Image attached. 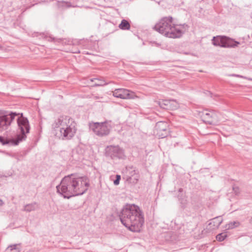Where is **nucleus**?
<instances>
[{
  "label": "nucleus",
  "mask_w": 252,
  "mask_h": 252,
  "mask_svg": "<svg viewBox=\"0 0 252 252\" xmlns=\"http://www.w3.org/2000/svg\"><path fill=\"white\" fill-rule=\"evenodd\" d=\"M106 157L112 159H123L125 157L124 150L118 145L107 146L105 149Z\"/></svg>",
  "instance_id": "obj_7"
},
{
  "label": "nucleus",
  "mask_w": 252,
  "mask_h": 252,
  "mask_svg": "<svg viewBox=\"0 0 252 252\" xmlns=\"http://www.w3.org/2000/svg\"><path fill=\"white\" fill-rule=\"evenodd\" d=\"M171 16L165 17L157 23L153 29L159 33L169 38H179L188 29L186 24L175 25L172 23Z\"/></svg>",
  "instance_id": "obj_3"
},
{
  "label": "nucleus",
  "mask_w": 252,
  "mask_h": 252,
  "mask_svg": "<svg viewBox=\"0 0 252 252\" xmlns=\"http://www.w3.org/2000/svg\"><path fill=\"white\" fill-rule=\"evenodd\" d=\"M240 225V222L238 221H234L230 222L226 224L225 228L226 229H231L238 227Z\"/></svg>",
  "instance_id": "obj_20"
},
{
  "label": "nucleus",
  "mask_w": 252,
  "mask_h": 252,
  "mask_svg": "<svg viewBox=\"0 0 252 252\" xmlns=\"http://www.w3.org/2000/svg\"><path fill=\"white\" fill-rule=\"evenodd\" d=\"M6 252H20V244H14L9 246L5 250Z\"/></svg>",
  "instance_id": "obj_18"
},
{
  "label": "nucleus",
  "mask_w": 252,
  "mask_h": 252,
  "mask_svg": "<svg viewBox=\"0 0 252 252\" xmlns=\"http://www.w3.org/2000/svg\"><path fill=\"white\" fill-rule=\"evenodd\" d=\"M231 76H236V77H240V78H243V76L240 75H237V74H232V75H231Z\"/></svg>",
  "instance_id": "obj_28"
},
{
  "label": "nucleus",
  "mask_w": 252,
  "mask_h": 252,
  "mask_svg": "<svg viewBox=\"0 0 252 252\" xmlns=\"http://www.w3.org/2000/svg\"><path fill=\"white\" fill-rule=\"evenodd\" d=\"M184 226L183 225H180L178 227L177 230H176V233L178 234H182L183 233L184 231Z\"/></svg>",
  "instance_id": "obj_24"
},
{
  "label": "nucleus",
  "mask_w": 252,
  "mask_h": 252,
  "mask_svg": "<svg viewBox=\"0 0 252 252\" xmlns=\"http://www.w3.org/2000/svg\"><path fill=\"white\" fill-rule=\"evenodd\" d=\"M3 141H4V138L2 137V139H0V142L1 143V144H3Z\"/></svg>",
  "instance_id": "obj_30"
},
{
  "label": "nucleus",
  "mask_w": 252,
  "mask_h": 252,
  "mask_svg": "<svg viewBox=\"0 0 252 252\" xmlns=\"http://www.w3.org/2000/svg\"><path fill=\"white\" fill-rule=\"evenodd\" d=\"M201 117L203 121L206 124L212 125L217 118V115L214 110L208 111L206 110L202 112Z\"/></svg>",
  "instance_id": "obj_12"
},
{
  "label": "nucleus",
  "mask_w": 252,
  "mask_h": 252,
  "mask_svg": "<svg viewBox=\"0 0 252 252\" xmlns=\"http://www.w3.org/2000/svg\"><path fill=\"white\" fill-rule=\"evenodd\" d=\"M158 106L166 110H176L179 107V103L174 99H162L157 101Z\"/></svg>",
  "instance_id": "obj_10"
},
{
  "label": "nucleus",
  "mask_w": 252,
  "mask_h": 252,
  "mask_svg": "<svg viewBox=\"0 0 252 252\" xmlns=\"http://www.w3.org/2000/svg\"><path fill=\"white\" fill-rule=\"evenodd\" d=\"M227 236V235L226 232L221 233L216 236V239L219 241L221 242L223 241Z\"/></svg>",
  "instance_id": "obj_23"
},
{
  "label": "nucleus",
  "mask_w": 252,
  "mask_h": 252,
  "mask_svg": "<svg viewBox=\"0 0 252 252\" xmlns=\"http://www.w3.org/2000/svg\"><path fill=\"white\" fill-rule=\"evenodd\" d=\"M89 183L85 177H78L71 174L64 177L56 187L57 192L64 198L81 195L88 190Z\"/></svg>",
  "instance_id": "obj_1"
},
{
  "label": "nucleus",
  "mask_w": 252,
  "mask_h": 252,
  "mask_svg": "<svg viewBox=\"0 0 252 252\" xmlns=\"http://www.w3.org/2000/svg\"><path fill=\"white\" fill-rule=\"evenodd\" d=\"M79 52H80L78 51H76V52H75L74 53H79Z\"/></svg>",
  "instance_id": "obj_34"
},
{
  "label": "nucleus",
  "mask_w": 252,
  "mask_h": 252,
  "mask_svg": "<svg viewBox=\"0 0 252 252\" xmlns=\"http://www.w3.org/2000/svg\"><path fill=\"white\" fill-rule=\"evenodd\" d=\"M119 27L121 30H127L130 29V25L127 20L123 19L122 20L121 23L120 24Z\"/></svg>",
  "instance_id": "obj_19"
},
{
  "label": "nucleus",
  "mask_w": 252,
  "mask_h": 252,
  "mask_svg": "<svg viewBox=\"0 0 252 252\" xmlns=\"http://www.w3.org/2000/svg\"><path fill=\"white\" fill-rule=\"evenodd\" d=\"M157 134L160 138H163L168 134V125L164 122H158L156 125Z\"/></svg>",
  "instance_id": "obj_11"
},
{
  "label": "nucleus",
  "mask_w": 252,
  "mask_h": 252,
  "mask_svg": "<svg viewBox=\"0 0 252 252\" xmlns=\"http://www.w3.org/2000/svg\"><path fill=\"white\" fill-rule=\"evenodd\" d=\"M38 208V205L36 202L28 204L24 206L23 211L30 212L36 210Z\"/></svg>",
  "instance_id": "obj_17"
},
{
  "label": "nucleus",
  "mask_w": 252,
  "mask_h": 252,
  "mask_svg": "<svg viewBox=\"0 0 252 252\" xmlns=\"http://www.w3.org/2000/svg\"><path fill=\"white\" fill-rule=\"evenodd\" d=\"M66 4V6L68 7H72V5L71 4L70 2H65Z\"/></svg>",
  "instance_id": "obj_27"
},
{
  "label": "nucleus",
  "mask_w": 252,
  "mask_h": 252,
  "mask_svg": "<svg viewBox=\"0 0 252 252\" xmlns=\"http://www.w3.org/2000/svg\"><path fill=\"white\" fill-rule=\"evenodd\" d=\"M250 223H251L252 224V217L250 220Z\"/></svg>",
  "instance_id": "obj_32"
},
{
  "label": "nucleus",
  "mask_w": 252,
  "mask_h": 252,
  "mask_svg": "<svg viewBox=\"0 0 252 252\" xmlns=\"http://www.w3.org/2000/svg\"><path fill=\"white\" fill-rule=\"evenodd\" d=\"M240 44V42L236 41L234 39L226 36L225 40V44L223 45V48H234L238 46Z\"/></svg>",
  "instance_id": "obj_15"
},
{
  "label": "nucleus",
  "mask_w": 252,
  "mask_h": 252,
  "mask_svg": "<svg viewBox=\"0 0 252 252\" xmlns=\"http://www.w3.org/2000/svg\"><path fill=\"white\" fill-rule=\"evenodd\" d=\"M52 126L56 131V136L62 140H70L77 130L76 124L67 116H61L56 119Z\"/></svg>",
  "instance_id": "obj_4"
},
{
  "label": "nucleus",
  "mask_w": 252,
  "mask_h": 252,
  "mask_svg": "<svg viewBox=\"0 0 252 252\" xmlns=\"http://www.w3.org/2000/svg\"><path fill=\"white\" fill-rule=\"evenodd\" d=\"M94 80L96 81V82H95L94 84V86L95 87L102 86L108 84V83H106L104 80L101 79L94 78V79L92 80V81H94Z\"/></svg>",
  "instance_id": "obj_21"
},
{
  "label": "nucleus",
  "mask_w": 252,
  "mask_h": 252,
  "mask_svg": "<svg viewBox=\"0 0 252 252\" xmlns=\"http://www.w3.org/2000/svg\"><path fill=\"white\" fill-rule=\"evenodd\" d=\"M121 180V176L119 175H117L116 177V179L114 181V184L115 185H118L120 183V181Z\"/></svg>",
  "instance_id": "obj_25"
},
{
  "label": "nucleus",
  "mask_w": 252,
  "mask_h": 252,
  "mask_svg": "<svg viewBox=\"0 0 252 252\" xmlns=\"http://www.w3.org/2000/svg\"><path fill=\"white\" fill-rule=\"evenodd\" d=\"M99 98V96H94V98H95V99H98Z\"/></svg>",
  "instance_id": "obj_33"
},
{
  "label": "nucleus",
  "mask_w": 252,
  "mask_h": 252,
  "mask_svg": "<svg viewBox=\"0 0 252 252\" xmlns=\"http://www.w3.org/2000/svg\"><path fill=\"white\" fill-rule=\"evenodd\" d=\"M18 114L16 112H11L8 115H0V132L7 129L15 116Z\"/></svg>",
  "instance_id": "obj_8"
},
{
  "label": "nucleus",
  "mask_w": 252,
  "mask_h": 252,
  "mask_svg": "<svg viewBox=\"0 0 252 252\" xmlns=\"http://www.w3.org/2000/svg\"><path fill=\"white\" fill-rule=\"evenodd\" d=\"M89 127L95 135L100 137L108 135L111 128V126L106 122L90 123Z\"/></svg>",
  "instance_id": "obj_6"
},
{
  "label": "nucleus",
  "mask_w": 252,
  "mask_h": 252,
  "mask_svg": "<svg viewBox=\"0 0 252 252\" xmlns=\"http://www.w3.org/2000/svg\"><path fill=\"white\" fill-rule=\"evenodd\" d=\"M178 191H179V192H182L183 191V189L182 188H180V189H179Z\"/></svg>",
  "instance_id": "obj_31"
},
{
  "label": "nucleus",
  "mask_w": 252,
  "mask_h": 252,
  "mask_svg": "<svg viewBox=\"0 0 252 252\" xmlns=\"http://www.w3.org/2000/svg\"><path fill=\"white\" fill-rule=\"evenodd\" d=\"M2 139V137L0 136V139Z\"/></svg>",
  "instance_id": "obj_35"
},
{
  "label": "nucleus",
  "mask_w": 252,
  "mask_h": 252,
  "mask_svg": "<svg viewBox=\"0 0 252 252\" xmlns=\"http://www.w3.org/2000/svg\"><path fill=\"white\" fill-rule=\"evenodd\" d=\"M113 95L116 97L124 99H133L136 96L134 92L123 88L115 89L113 92Z\"/></svg>",
  "instance_id": "obj_9"
},
{
  "label": "nucleus",
  "mask_w": 252,
  "mask_h": 252,
  "mask_svg": "<svg viewBox=\"0 0 252 252\" xmlns=\"http://www.w3.org/2000/svg\"><path fill=\"white\" fill-rule=\"evenodd\" d=\"M186 203H187V200H186L182 199L181 201V204H182V208H185V205H186Z\"/></svg>",
  "instance_id": "obj_26"
},
{
  "label": "nucleus",
  "mask_w": 252,
  "mask_h": 252,
  "mask_svg": "<svg viewBox=\"0 0 252 252\" xmlns=\"http://www.w3.org/2000/svg\"><path fill=\"white\" fill-rule=\"evenodd\" d=\"M42 36H43L44 38L47 39L48 41L60 42L63 40L62 38H57L55 37H53L51 36H47V35H45L44 33L42 34Z\"/></svg>",
  "instance_id": "obj_22"
},
{
  "label": "nucleus",
  "mask_w": 252,
  "mask_h": 252,
  "mask_svg": "<svg viewBox=\"0 0 252 252\" xmlns=\"http://www.w3.org/2000/svg\"><path fill=\"white\" fill-rule=\"evenodd\" d=\"M223 220L221 216L215 217L210 220V222L208 224L209 229L215 230L219 228Z\"/></svg>",
  "instance_id": "obj_13"
},
{
  "label": "nucleus",
  "mask_w": 252,
  "mask_h": 252,
  "mask_svg": "<svg viewBox=\"0 0 252 252\" xmlns=\"http://www.w3.org/2000/svg\"><path fill=\"white\" fill-rule=\"evenodd\" d=\"M133 172H134V173L132 174L131 176L127 178L126 181L129 183L135 184L139 180V176L137 170H133Z\"/></svg>",
  "instance_id": "obj_16"
},
{
  "label": "nucleus",
  "mask_w": 252,
  "mask_h": 252,
  "mask_svg": "<svg viewBox=\"0 0 252 252\" xmlns=\"http://www.w3.org/2000/svg\"><path fill=\"white\" fill-rule=\"evenodd\" d=\"M225 36L218 35L213 37L212 41V43L216 46L223 47V45L225 44Z\"/></svg>",
  "instance_id": "obj_14"
},
{
  "label": "nucleus",
  "mask_w": 252,
  "mask_h": 252,
  "mask_svg": "<svg viewBox=\"0 0 252 252\" xmlns=\"http://www.w3.org/2000/svg\"><path fill=\"white\" fill-rule=\"evenodd\" d=\"M119 217L122 224L132 232H140L144 222L142 211L134 204L125 205Z\"/></svg>",
  "instance_id": "obj_2"
},
{
  "label": "nucleus",
  "mask_w": 252,
  "mask_h": 252,
  "mask_svg": "<svg viewBox=\"0 0 252 252\" xmlns=\"http://www.w3.org/2000/svg\"><path fill=\"white\" fill-rule=\"evenodd\" d=\"M4 204L3 201L0 199V207L2 206Z\"/></svg>",
  "instance_id": "obj_29"
},
{
  "label": "nucleus",
  "mask_w": 252,
  "mask_h": 252,
  "mask_svg": "<svg viewBox=\"0 0 252 252\" xmlns=\"http://www.w3.org/2000/svg\"><path fill=\"white\" fill-rule=\"evenodd\" d=\"M22 117L17 119V124L19 129H20L21 134L17 135L15 140H13L12 142L8 139L4 138L2 145H5L12 143L14 145H17L18 143L26 138V133L30 132V126L28 119L23 117V114H21Z\"/></svg>",
  "instance_id": "obj_5"
}]
</instances>
